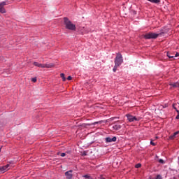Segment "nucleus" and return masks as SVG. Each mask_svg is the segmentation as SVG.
<instances>
[{"label": "nucleus", "mask_w": 179, "mask_h": 179, "mask_svg": "<svg viewBox=\"0 0 179 179\" xmlns=\"http://www.w3.org/2000/svg\"><path fill=\"white\" fill-rule=\"evenodd\" d=\"M64 24L65 26V29L67 30H71V31H76V25L72 23V21L69 20V18L67 17H64L63 18Z\"/></svg>", "instance_id": "1"}, {"label": "nucleus", "mask_w": 179, "mask_h": 179, "mask_svg": "<svg viewBox=\"0 0 179 179\" xmlns=\"http://www.w3.org/2000/svg\"><path fill=\"white\" fill-rule=\"evenodd\" d=\"M166 56L169 59H174V54L170 52H166Z\"/></svg>", "instance_id": "10"}, {"label": "nucleus", "mask_w": 179, "mask_h": 179, "mask_svg": "<svg viewBox=\"0 0 179 179\" xmlns=\"http://www.w3.org/2000/svg\"><path fill=\"white\" fill-rule=\"evenodd\" d=\"M120 66H117V64H115V66L113 67V72H117V68H119Z\"/></svg>", "instance_id": "17"}, {"label": "nucleus", "mask_w": 179, "mask_h": 179, "mask_svg": "<svg viewBox=\"0 0 179 179\" xmlns=\"http://www.w3.org/2000/svg\"><path fill=\"white\" fill-rule=\"evenodd\" d=\"M9 166H10L9 164H7V165L1 166L0 167V171H3V173H5V171H6V170H8Z\"/></svg>", "instance_id": "9"}, {"label": "nucleus", "mask_w": 179, "mask_h": 179, "mask_svg": "<svg viewBox=\"0 0 179 179\" xmlns=\"http://www.w3.org/2000/svg\"><path fill=\"white\" fill-rule=\"evenodd\" d=\"M60 156H61L62 157H65V156H66V154L64 153V152H63V153H62V154L60 155Z\"/></svg>", "instance_id": "26"}, {"label": "nucleus", "mask_w": 179, "mask_h": 179, "mask_svg": "<svg viewBox=\"0 0 179 179\" xmlns=\"http://www.w3.org/2000/svg\"><path fill=\"white\" fill-rule=\"evenodd\" d=\"M3 59V57H0V61H2Z\"/></svg>", "instance_id": "31"}, {"label": "nucleus", "mask_w": 179, "mask_h": 179, "mask_svg": "<svg viewBox=\"0 0 179 179\" xmlns=\"http://www.w3.org/2000/svg\"><path fill=\"white\" fill-rule=\"evenodd\" d=\"M170 86L176 89L177 87H179V83L176 82V83H171Z\"/></svg>", "instance_id": "12"}, {"label": "nucleus", "mask_w": 179, "mask_h": 179, "mask_svg": "<svg viewBox=\"0 0 179 179\" xmlns=\"http://www.w3.org/2000/svg\"><path fill=\"white\" fill-rule=\"evenodd\" d=\"M177 135H179V131H178L173 133V134L169 136V139H174L177 136Z\"/></svg>", "instance_id": "11"}, {"label": "nucleus", "mask_w": 179, "mask_h": 179, "mask_svg": "<svg viewBox=\"0 0 179 179\" xmlns=\"http://www.w3.org/2000/svg\"><path fill=\"white\" fill-rule=\"evenodd\" d=\"M178 104H179V103H178Z\"/></svg>", "instance_id": "32"}, {"label": "nucleus", "mask_w": 179, "mask_h": 179, "mask_svg": "<svg viewBox=\"0 0 179 179\" xmlns=\"http://www.w3.org/2000/svg\"><path fill=\"white\" fill-rule=\"evenodd\" d=\"M55 66V65H54V64L50 63L49 64H39V68H54Z\"/></svg>", "instance_id": "7"}, {"label": "nucleus", "mask_w": 179, "mask_h": 179, "mask_svg": "<svg viewBox=\"0 0 179 179\" xmlns=\"http://www.w3.org/2000/svg\"><path fill=\"white\" fill-rule=\"evenodd\" d=\"M6 3H8V1H5L0 3L1 13H6V11L5 8H3V6H5V5H6Z\"/></svg>", "instance_id": "5"}, {"label": "nucleus", "mask_w": 179, "mask_h": 179, "mask_svg": "<svg viewBox=\"0 0 179 179\" xmlns=\"http://www.w3.org/2000/svg\"><path fill=\"white\" fill-rule=\"evenodd\" d=\"M149 2H152V3H159L160 0H148Z\"/></svg>", "instance_id": "15"}, {"label": "nucleus", "mask_w": 179, "mask_h": 179, "mask_svg": "<svg viewBox=\"0 0 179 179\" xmlns=\"http://www.w3.org/2000/svg\"><path fill=\"white\" fill-rule=\"evenodd\" d=\"M122 62H124L122 55L121 53H117L116 57L115 58V65L120 66Z\"/></svg>", "instance_id": "2"}, {"label": "nucleus", "mask_w": 179, "mask_h": 179, "mask_svg": "<svg viewBox=\"0 0 179 179\" xmlns=\"http://www.w3.org/2000/svg\"><path fill=\"white\" fill-rule=\"evenodd\" d=\"M101 122H94L90 124V127H93L94 125H96L97 124H101Z\"/></svg>", "instance_id": "16"}, {"label": "nucleus", "mask_w": 179, "mask_h": 179, "mask_svg": "<svg viewBox=\"0 0 179 179\" xmlns=\"http://www.w3.org/2000/svg\"><path fill=\"white\" fill-rule=\"evenodd\" d=\"M156 179H162V176L157 175Z\"/></svg>", "instance_id": "29"}, {"label": "nucleus", "mask_w": 179, "mask_h": 179, "mask_svg": "<svg viewBox=\"0 0 179 179\" xmlns=\"http://www.w3.org/2000/svg\"><path fill=\"white\" fill-rule=\"evenodd\" d=\"M176 103H173V108H174V110H176V111H177V110H178V109H177V108L176 107Z\"/></svg>", "instance_id": "25"}, {"label": "nucleus", "mask_w": 179, "mask_h": 179, "mask_svg": "<svg viewBox=\"0 0 179 179\" xmlns=\"http://www.w3.org/2000/svg\"><path fill=\"white\" fill-rule=\"evenodd\" d=\"M31 82H34V83H36V82H37V77L32 78Z\"/></svg>", "instance_id": "19"}, {"label": "nucleus", "mask_w": 179, "mask_h": 179, "mask_svg": "<svg viewBox=\"0 0 179 179\" xmlns=\"http://www.w3.org/2000/svg\"><path fill=\"white\" fill-rule=\"evenodd\" d=\"M106 143H110L111 142H116L117 141V137L114 136L113 138L110 137H106L105 138Z\"/></svg>", "instance_id": "6"}, {"label": "nucleus", "mask_w": 179, "mask_h": 179, "mask_svg": "<svg viewBox=\"0 0 179 179\" xmlns=\"http://www.w3.org/2000/svg\"><path fill=\"white\" fill-rule=\"evenodd\" d=\"M141 166H142V164H137L135 166L136 169H139V168H141Z\"/></svg>", "instance_id": "22"}, {"label": "nucleus", "mask_w": 179, "mask_h": 179, "mask_svg": "<svg viewBox=\"0 0 179 179\" xmlns=\"http://www.w3.org/2000/svg\"><path fill=\"white\" fill-rule=\"evenodd\" d=\"M60 78H62L63 82H65V80H66V78H65V74L64 73H62L60 74Z\"/></svg>", "instance_id": "14"}, {"label": "nucleus", "mask_w": 179, "mask_h": 179, "mask_svg": "<svg viewBox=\"0 0 179 179\" xmlns=\"http://www.w3.org/2000/svg\"><path fill=\"white\" fill-rule=\"evenodd\" d=\"M159 163H161V164H164V160L161 159L159 160Z\"/></svg>", "instance_id": "24"}, {"label": "nucleus", "mask_w": 179, "mask_h": 179, "mask_svg": "<svg viewBox=\"0 0 179 179\" xmlns=\"http://www.w3.org/2000/svg\"><path fill=\"white\" fill-rule=\"evenodd\" d=\"M73 171L72 169L69 171L65 172L64 174L67 179H72V177H73V175H72L71 173H73Z\"/></svg>", "instance_id": "8"}, {"label": "nucleus", "mask_w": 179, "mask_h": 179, "mask_svg": "<svg viewBox=\"0 0 179 179\" xmlns=\"http://www.w3.org/2000/svg\"><path fill=\"white\" fill-rule=\"evenodd\" d=\"M113 129L115 131H118L119 129H121V125L120 124H115L113 126Z\"/></svg>", "instance_id": "13"}, {"label": "nucleus", "mask_w": 179, "mask_h": 179, "mask_svg": "<svg viewBox=\"0 0 179 179\" xmlns=\"http://www.w3.org/2000/svg\"><path fill=\"white\" fill-rule=\"evenodd\" d=\"M150 145H152V146H156V143H155L152 140L150 141Z\"/></svg>", "instance_id": "27"}, {"label": "nucleus", "mask_w": 179, "mask_h": 179, "mask_svg": "<svg viewBox=\"0 0 179 179\" xmlns=\"http://www.w3.org/2000/svg\"><path fill=\"white\" fill-rule=\"evenodd\" d=\"M159 36H160V34L150 32L144 35V38H145V40H150L152 38L156 39L158 38Z\"/></svg>", "instance_id": "3"}, {"label": "nucleus", "mask_w": 179, "mask_h": 179, "mask_svg": "<svg viewBox=\"0 0 179 179\" xmlns=\"http://www.w3.org/2000/svg\"><path fill=\"white\" fill-rule=\"evenodd\" d=\"M81 155L82 156H87V151H83V152H81Z\"/></svg>", "instance_id": "20"}, {"label": "nucleus", "mask_w": 179, "mask_h": 179, "mask_svg": "<svg viewBox=\"0 0 179 179\" xmlns=\"http://www.w3.org/2000/svg\"><path fill=\"white\" fill-rule=\"evenodd\" d=\"M40 63H38V62H34V65L35 66H38V68H39L40 67Z\"/></svg>", "instance_id": "21"}, {"label": "nucleus", "mask_w": 179, "mask_h": 179, "mask_svg": "<svg viewBox=\"0 0 179 179\" xmlns=\"http://www.w3.org/2000/svg\"><path fill=\"white\" fill-rule=\"evenodd\" d=\"M179 57V53L176 52V55H174V58Z\"/></svg>", "instance_id": "30"}, {"label": "nucleus", "mask_w": 179, "mask_h": 179, "mask_svg": "<svg viewBox=\"0 0 179 179\" xmlns=\"http://www.w3.org/2000/svg\"><path fill=\"white\" fill-rule=\"evenodd\" d=\"M176 113H178V115L176 116V120H179V110H176Z\"/></svg>", "instance_id": "23"}, {"label": "nucleus", "mask_w": 179, "mask_h": 179, "mask_svg": "<svg viewBox=\"0 0 179 179\" xmlns=\"http://www.w3.org/2000/svg\"><path fill=\"white\" fill-rule=\"evenodd\" d=\"M67 80H72V76H68Z\"/></svg>", "instance_id": "28"}, {"label": "nucleus", "mask_w": 179, "mask_h": 179, "mask_svg": "<svg viewBox=\"0 0 179 179\" xmlns=\"http://www.w3.org/2000/svg\"><path fill=\"white\" fill-rule=\"evenodd\" d=\"M126 117H127V120L129 122H134V121H141V117H135L132 115L127 114Z\"/></svg>", "instance_id": "4"}, {"label": "nucleus", "mask_w": 179, "mask_h": 179, "mask_svg": "<svg viewBox=\"0 0 179 179\" xmlns=\"http://www.w3.org/2000/svg\"><path fill=\"white\" fill-rule=\"evenodd\" d=\"M83 177L85 179H90V175H89V174L84 175V176H83Z\"/></svg>", "instance_id": "18"}]
</instances>
